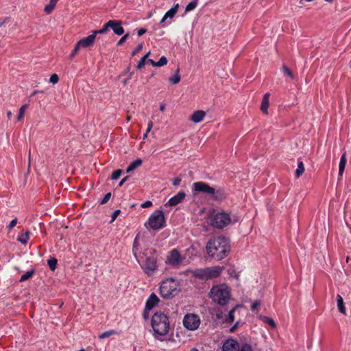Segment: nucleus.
I'll use <instances>...</instances> for the list:
<instances>
[{
    "label": "nucleus",
    "mask_w": 351,
    "mask_h": 351,
    "mask_svg": "<svg viewBox=\"0 0 351 351\" xmlns=\"http://www.w3.org/2000/svg\"><path fill=\"white\" fill-rule=\"evenodd\" d=\"M206 248L209 256L220 261L227 256L230 251V241L225 237H219L209 240Z\"/></svg>",
    "instance_id": "1"
},
{
    "label": "nucleus",
    "mask_w": 351,
    "mask_h": 351,
    "mask_svg": "<svg viewBox=\"0 0 351 351\" xmlns=\"http://www.w3.org/2000/svg\"><path fill=\"white\" fill-rule=\"evenodd\" d=\"M152 327L155 336H165L170 329L169 317L162 312L155 313L152 318Z\"/></svg>",
    "instance_id": "2"
},
{
    "label": "nucleus",
    "mask_w": 351,
    "mask_h": 351,
    "mask_svg": "<svg viewBox=\"0 0 351 351\" xmlns=\"http://www.w3.org/2000/svg\"><path fill=\"white\" fill-rule=\"evenodd\" d=\"M209 294L213 302L221 306L226 305L230 299V291L226 284L213 286Z\"/></svg>",
    "instance_id": "3"
},
{
    "label": "nucleus",
    "mask_w": 351,
    "mask_h": 351,
    "mask_svg": "<svg viewBox=\"0 0 351 351\" xmlns=\"http://www.w3.org/2000/svg\"><path fill=\"white\" fill-rule=\"evenodd\" d=\"M180 292L179 282L173 278L166 279L162 281L160 287L161 297L165 299H170L178 294Z\"/></svg>",
    "instance_id": "4"
},
{
    "label": "nucleus",
    "mask_w": 351,
    "mask_h": 351,
    "mask_svg": "<svg viewBox=\"0 0 351 351\" xmlns=\"http://www.w3.org/2000/svg\"><path fill=\"white\" fill-rule=\"evenodd\" d=\"M143 255L145 256V259L142 265L145 274L148 276H151L157 269V261L156 254L154 250H146Z\"/></svg>",
    "instance_id": "5"
},
{
    "label": "nucleus",
    "mask_w": 351,
    "mask_h": 351,
    "mask_svg": "<svg viewBox=\"0 0 351 351\" xmlns=\"http://www.w3.org/2000/svg\"><path fill=\"white\" fill-rule=\"evenodd\" d=\"M230 222V216L226 212H217L216 213H213L210 217V226L217 229L223 228L229 225Z\"/></svg>",
    "instance_id": "6"
},
{
    "label": "nucleus",
    "mask_w": 351,
    "mask_h": 351,
    "mask_svg": "<svg viewBox=\"0 0 351 351\" xmlns=\"http://www.w3.org/2000/svg\"><path fill=\"white\" fill-rule=\"evenodd\" d=\"M148 224L152 230H159L165 226L164 213L161 210H155L149 217Z\"/></svg>",
    "instance_id": "7"
},
{
    "label": "nucleus",
    "mask_w": 351,
    "mask_h": 351,
    "mask_svg": "<svg viewBox=\"0 0 351 351\" xmlns=\"http://www.w3.org/2000/svg\"><path fill=\"white\" fill-rule=\"evenodd\" d=\"M200 324L199 317L195 314H187L183 319V325L185 328L190 330H196Z\"/></svg>",
    "instance_id": "8"
},
{
    "label": "nucleus",
    "mask_w": 351,
    "mask_h": 351,
    "mask_svg": "<svg viewBox=\"0 0 351 351\" xmlns=\"http://www.w3.org/2000/svg\"><path fill=\"white\" fill-rule=\"evenodd\" d=\"M183 260L184 258L181 256L180 252L177 249H173L169 252L166 263L173 267H178L182 263Z\"/></svg>",
    "instance_id": "9"
},
{
    "label": "nucleus",
    "mask_w": 351,
    "mask_h": 351,
    "mask_svg": "<svg viewBox=\"0 0 351 351\" xmlns=\"http://www.w3.org/2000/svg\"><path fill=\"white\" fill-rule=\"evenodd\" d=\"M194 191L198 193H203L210 197L211 193L214 192V188L209 186L207 183L203 182H197L193 184Z\"/></svg>",
    "instance_id": "10"
},
{
    "label": "nucleus",
    "mask_w": 351,
    "mask_h": 351,
    "mask_svg": "<svg viewBox=\"0 0 351 351\" xmlns=\"http://www.w3.org/2000/svg\"><path fill=\"white\" fill-rule=\"evenodd\" d=\"M223 267L214 266L206 267L207 280L217 278L223 270Z\"/></svg>",
    "instance_id": "11"
},
{
    "label": "nucleus",
    "mask_w": 351,
    "mask_h": 351,
    "mask_svg": "<svg viewBox=\"0 0 351 351\" xmlns=\"http://www.w3.org/2000/svg\"><path fill=\"white\" fill-rule=\"evenodd\" d=\"M110 28L113 30V32L119 36L124 34V29L122 27V21L117 20H110L109 21Z\"/></svg>",
    "instance_id": "12"
},
{
    "label": "nucleus",
    "mask_w": 351,
    "mask_h": 351,
    "mask_svg": "<svg viewBox=\"0 0 351 351\" xmlns=\"http://www.w3.org/2000/svg\"><path fill=\"white\" fill-rule=\"evenodd\" d=\"M239 344L237 341L233 339L227 340L223 347L222 351H239Z\"/></svg>",
    "instance_id": "13"
},
{
    "label": "nucleus",
    "mask_w": 351,
    "mask_h": 351,
    "mask_svg": "<svg viewBox=\"0 0 351 351\" xmlns=\"http://www.w3.org/2000/svg\"><path fill=\"white\" fill-rule=\"evenodd\" d=\"M95 39V35L93 33L87 37L80 39L77 43L81 47L88 48L93 45Z\"/></svg>",
    "instance_id": "14"
},
{
    "label": "nucleus",
    "mask_w": 351,
    "mask_h": 351,
    "mask_svg": "<svg viewBox=\"0 0 351 351\" xmlns=\"http://www.w3.org/2000/svg\"><path fill=\"white\" fill-rule=\"evenodd\" d=\"M186 197V193L184 191L178 192L176 195L170 198L167 204L171 206H175L181 203Z\"/></svg>",
    "instance_id": "15"
},
{
    "label": "nucleus",
    "mask_w": 351,
    "mask_h": 351,
    "mask_svg": "<svg viewBox=\"0 0 351 351\" xmlns=\"http://www.w3.org/2000/svg\"><path fill=\"white\" fill-rule=\"evenodd\" d=\"M179 8L180 5L178 3L174 4V5L165 14L164 16L162 17L160 23L162 24L167 19H172L173 18H174L176 14L178 13Z\"/></svg>",
    "instance_id": "16"
},
{
    "label": "nucleus",
    "mask_w": 351,
    "mask_h": 351,
    "mask_svg": "<svg viewBox=\"0 0 351 351\" xmlns=\"http://www.w3.org/2000/svg\"><path fill=\"white\" fill-rule=\"evenodd\" d=\"M159 302V298L154 293H152L148 298L145 304V311H150Z\"/></svg>",
    "instance_id": "17"
},
{
    "label": "nucleus",
    "mask_w": 351,
    "mask_h": 351,
    "mask_svg": "<svg viewBox=\"0 0 351 351\" xmlns=\"http://www.w3.org/2000/svg\"><path fill=\"white\" fill-rule=\"evenodd\" d=\"M210 197L215 201H222L226 198V193L222 189H215L214 188V192L211 193Z\"/></svg>",
    "instance_id": "18"
},
{
    "label": "nucleus",
    "mask_w": 351,
    "mask_h": 351,
    "mask_svg": "<svg viewBox=\"0 0 351 351\" xmlns=\"http://www.w3.org/2000/svg\"><path fill=\"white\" fill-rule=\"evenodd\" d=\"M206 116V112L203 110H199L195 111L191 116L190 120L193 123H199L203 120Z\"/></svg>",
    "instance_id": "19"
},
{
    "label": "nucleus",
    "mask_w": 351,
    "mask_h": 351,
    "mask_svg": "<svg viewBox=\"0 0 351 351\" xmlns=\"http://www.w3.org/2000/svg\"><path fill=\"white\" fill-rule=\"evenodd\" d=\"M193 275L200 280H207L206 267L195 269Z\"/></svg>",
    "instance_id": "20"
},
{
    "label": "nucleus",
    "mask_w": 351,
    "mask_h": 351,
    "mask_svg": "<svg viewBox=\"0 0 351 351\" xmlns=\"http://www.w3.org/2000/svg\"><path fill=\"white\" fill-rule=\"evenodd\" d=\"M269 95H270L269 93H265L264 95L263 100H262V103L261 105V110L265 114H267V110H268V108L269 106Z\"/></svg>",
    "instance_id": "21"
},
{
    "label": "nucleus",
    "mask_w": 351,
    "mask_h": 351,
    "mask_svg": "<svg viewBox=\"0 0 351 351\" xmlns=\"http://www.w3.org/2000/svg\"><path fill=\"white\" fill-rule=\"evenodd\" d=\"M29 239V232L28 230H25L22 232L17 238V241L21 243L22 244L26 245Z\"/></svg>",
    "instance_id": "22"
},
{
    "label": "nucleus",
    "mask_w": 351,
    "mask_h": 351,
    "mask_svg": "<svg viewBox=\"0 0 351 351\" xmlns=\"http://www.w3.org/2000/svg\"><path fill=\"white\" fill-rule=\"evenodd\" d=\"M142 160L141 158H138L130 163V165L126 169L127 173H130L131 171H134L136 168L140 167L142 165Z\"/></svg>",
    "instance_id": "23"
},
{
    "label": "nucleus",
    "mask_w": 351,
    "mask_h": 351,
    "mask_svg": "<svg viewBox=\"0 0 351 351\" xmlns=\"http://www.w3.org/2000/svg\"><path fill=\"white\" fill-rule=\"evenodd\" d=\"M59 0H50L49 3L45 6L44 11L46 14H49L54 10L57 2Z\"/></svg>",
    "instance_id": "24"
},
{
    "label": "nucleus",
    "mask_w": 351,
    "mask_h": 351,
    "mask_svg": "<svg viewBox=\"0 0 351 351\" xmlns=\"http://www.w3.org/2000/svg\"><path fill=\"white\" fill-rule=\"evenodd\" d=\"M337 307L338 310L340 313L346 315V308L343 303V300L341 295H337Z\"/></svg>",
    "instance_id": "25"
},
{
    "label": "nucleus",
    "mask_w": 351,
    "mask_h": 351,
    "mask_svg": "<svg viewBox=\"0 0 351 351\" xmlns=\"http://www.w3.org/2000/svg\"><path fill=\"white\" fill-rule=\"evenodd\" d=\"M346 164V153H343L341 157L339 165V174L340 176H342L343 171L345 170Z\"/></svg>",
    "instance_id": "26"
},
{
    "label": "nucleus",
    "mask_w": 351,
    "mask_h": 351,
    "mask_svg": "<svg viewBox=\"0 0 351 351\" xmlns=\"http://www.w3.org/2000/svg\"><path fill=\"white\" fill-rule=\"evenodd\" d=\"M260 319L265 324L269 325L272 328H276V324L275 321L270 317H267L265 315H261Z\"/></svg>",
    "instance_id": "27"
},
{
    "label": "nucleus",
    "mask_w": 351,
    "mask_h": 351,
    "mask_svg": "<svg viewBox=\"0 0 351 351\" xmlns=\"http://www.w3.org/2000/svg\"><path fill=\"white\" fill-rule=\"evenodd\" d=\"M179 73L180 69L178 67L174 73V75L169 78V81L173 84H176L180 82L181 77Z\"/></svg>",
    "instance_id": "28"
},
{
    "label": "nucleus",
    "mask_w": 351,
    "mask_h": 351,
    "mask_svg": "<svg viewBox=\"0 0 351 351\" xmlns=\"http://www.w3.org/2000/svg\"><path fill=\"white\" fill-rule=\"evenodd\" d=\"M304 166L302 161L299 160L298 164V168L295 171V177L299 178L300 177L302 173L304 172Z\"/></svg>",
    "instance_id": "29"
},
{
    "label": "nucleus",
    "mask_w": 351,
    "mask_h": 351,
    "mask_svg": "<svg viewBox=\"0 0 351 351\" xmlns=\"http://www.w3.org/2000/svg\"><path fill=\"white\" fill-rule=\"evenodd\" d=\"M110 24H109V21L104 24L103 27L99 30H95L93 32V34L95 35V37L97 34H102L107 32V30L110 28Z\"/></svg>",
    "instance_id": "30"
},
{
    "label": "nucleus",
    "mask_w": 351,
    "mask_h": 351,
    "mask_svg": "<svg viewBox=\"0 0 351 351\" xmlns=\"http://www.w3.org/2000/svg\"><path fill=\"white\" fill-rule=\"evenodd\" d=\"M58 261L55 258H51L47 261V265L51 271H55L57 267Z\"/></svg>",
    "instance_id": "31"
},
{
    "label": "nucleus",
    "mask_w": 351,
    "mask_h": 351,
    "mask_svg": "<svg viewBox=\"0 0 351 351\" xmlns=\"http://www.w3.org/2000/svg\"><path fill=\"white\" fill-rule=\"evenodd\" d=\"M35 273L34 269H31L24 274H23L20 278V282H23L30 278Z\"/></svg>",
    "instance_id": "32"
},
{
    "label": "nucleus",
    "mask_w": 351,
    "mask_h": 351,
    "mask_svg": "<svg viewBox=\"0 0 351 351\" xmlns=\"http://www.w3.org/2000/svg\"><path fill=\"white\" fill-rule=\"evenodd\" d=\"M27 104H24L20 108L19 114L17 116V121H21L23 118L25 111L27 109Z\"/></svg>",
    "instance_id": "33"
},
{
    "label": "nucleus",
    "mask_w": 351,
    "mask_h": 351,
    "mask_svg": "<svg viewBox=\"0 0 351 351\" xmlns=\"http://www.w3.org/2000/svg\"><path fill=\"white\" fill-rule=\"evenodd\" d=\"M197 5V1L194 0L190 2L185 8V12H189L194 10Z\"/></svg>",
    "instance_id": "34"
},
{
    "label": "nucleus",
    "mask_w": 351,
    "mask_h": 351,
    "mask_svg": "<svg viewBox=\"0 0 351 351\" xmlns=\"http://www.w3.org/2000/svg\"><path fill=\"white\" fill-rule=\"evenodd\" d=\"M282 69L284 73L287 74L291 79L293 80L295 78L292 71L286 65L283 64Z\"/></svg>",
    "instance_id": "35"
},
{
    "label": "nucleus",
    "mask_w": 351,
    "mask_h": 351,
    "mask_svg": "<svg viewBox=\"0 0 351 351\" xmlns=\"http://www.w3.org/2000/svg\"><path fill=\"white\" fill-rule=\"evenodd\" d=\"M236 307L237 306H234V308H232L230 311H229V313H228V317L226 319V322H232L234 319V312L236 309Z\"/></svg>",
    "instance_id": "36"
},
{
    "label": "nucleus",
    "mask_w": 351,
    "mask_h": 351,
    "mask_svg": "<svg viewBox=\"0 0 351 351\" xmlns=\"http://www.w3.org/2000/svg\"><path fill=\"white\" fill-rule=\"evenodd\" d=\"M80 48L81 46L79 45L78 43H77L74 47V49H73L72 52L69 56V58L73 59L77 55Z\"/></svg>",
    "instance_id": "37"
},
{
    "label": "nucleus",
    "mask_w": 351,
    "mask_h": 351,
    "mask_svg": "<svg viewBox=\"0 0 351 351\" xmlns=\"http://www.w3.org/2000/svg\"><path fill=\"white\" fill-rule=\"evenodd\" d=\"M122 172H123L122 170L120 169L113 171L111 175V179L112 180H117L122 174Z\"/></svg>",
    "instance_id": "38"
},
{
    "label": "nucleus",
    "mask_w": 351,
    "mask_h": 351,
    "mask_svg": "<svg viewBox=\"0 0 351 351\" xmlns=\"http://www.w3.org/2000/svg\"><path fill=\"white\" fill-rule=\"evenodd\" d=\"M157 62V66L158 67H160V66H164L165 64H167V59L166 57L165 56H162L160 60L156 62Z\"/></svg>",
    "instance_id": "39"
},
{
    "label": "nucleus",
    "mask_w": 351,
    "mask_h": 351,
    "mask_svg": "<svg viewBox=\"0 0 351 351\" xmlns=\"http://www.w3.org/2000/svg\"><path fill=\"white\" fill-rule=\"evenodd\" d=\"M114 333V330L106 331V332H104L101 333L99 336V338L101 339H105V338H107V337H110V335H112Z\"/></svg>",
    "instance_id": "40"
},
{
    "label": "nucleus",
    "mask_w": 351,
    "mask_h": 351,
    "mask_svg": "<svg viewBox=\"0 0 351 351\" xmlns=\"http://www.w3.org/2000/svg\"><path fill=\"white\" fill-rule=\"evenodd\" d=\"M146 62H147L146 57L143 56L141 58V60L138 62V63L136 66V68L138 69H141V68H143Z\"/></svg>",
    "instance_id": "41"
},
{
    "label": "nucleus",
    "mask_w": 351,
    "mask_h": 351,
    "mask_svg": "<svg viewBox=\"0 0 351 351\" xmlns=\"http://www.w3.org/2000/svg\"><path fill=\"white\" fill-rule=\"evenodd\" d=\"M143 44L140 43L137 45V47L135 48V49L132 52V56H134L136 54H137L139 51H141L143 49Z\"/></svg>",
    "instance_id": "42"
},
{
    "label": "nucleus",
    "mask_w": 351,
    "mask_h": 351,
    "mask_svg": "<svg viewBox=\"0 0 351 351\" xmlns=\"http://www.w3.org/2000/svg\"><path fill=\"white\" fill-rule=\"evenodd\" d=\"M111 197V193H108L105 195V196L104 197V198L101 200L100 202V204H106L108 200L110 199Z\"/></svg>",
    "instance_id": "43"
},
{
    "label": "nucleus",
    "mask_w": 351,
    "mask_h": 351,
    "mask_svg": "<svg viewBox=\"0 0 351 351\" xmlns=\"http://www.w3.org/2000/svg\"><path fill=\"white\" fill-rule=\"evenodd\" d=\"M59 80L58 75L56 73L52 74L50 77L49 82L53 84H56Z\"/></svg>",
    "instance_id": "44"
},
{
    "label": "nucleus",
    "mask_w": 351,
    "mask_h": 351,
    "mask_svg": "<svg viewBox=\"0 0 351 351\" xmlns=\"http://www.w3.org/2000/svg\"><path fill=\"white\" fill-rule=\"evenodd\" d=\"M128 37H129V34H126L124 36H123L120 38V40L118 41L117 45L120 46V45H123L126 41V40L128 39Z\"/></svg>",
    "instance_id": "45"
},
{
    "label": "nucleus",
    "mask_w": 351,
    "mask_h": 351,
    "mask_svg": "<svg viewBox=\"0 0 351 351\" xmlns=\"http://www.w3.org/2000/svg\"><path fill=\"white\" fill-rule=\"evenodd\" d=\"M16 223H17V219L15 218V219H12L10 221V224L7 227L8 230H11L16 225Z\"/></svg>",
    "instance_id": "46"
},
{
    "label": "nucleus",
    "mask_w": 351,
    "mask_h": 351,
    "mask_svg": "<svg viewBox=\"0 0 351 351\" xmlns=\"http://www.w3.org/2000/svg\"><path fill=\"white\" fill-rule=\"evenodd\" d=\"M240 351H253L252 346L249 344H244L241 348Z\"/></svg>",
    "instance_id": "47"
},
{
    "label": "nucleus",
    "mask_w": 351,
    "mask_h": 351,
    "mask_svg": "<svg viewBox=\"0 0 351 351\" xmlns=\"http://www.w3.org/2000/svg\"><path fill=\"white\" fill-rule=\"evenodd\" d=\"M260 304H261V303L259 301H258V300L254 301L251 305V310L255 311L260 306Z\"/></svg>",
    "instance_id": "48"
},
{
    "label": "nucleus",
    "mask_w": 351,
    "mask_h": 351,
    "mask_svg": "<svg viewBox=\"0 0 351 351\" xmlns=\"http://www.w3.org/2000/svg\"><path fill=\"white\" fill-rule=\"evenodd\" d=\"M121 213V210L118 209V210H116L112 215V219H111V222L114 221L116 218L118 217V215L120 214Z\"/></svg>",
    "instance_id": "49"
},
{
    "label": "nucleus",
    "mask_w": 351,
    "mask_h": 351,
    "mask_svg": "<svg viewBox=\"0 0 351 351\" xmlns=\"http://www.w3.org/2000/svg\"><path fill=\"white\" fill-rule=\"evenodd\" d=\"M152 206V202L149 200H147L141 204V207L143 208H149Z\"/></svg>",
    "instance_id": "50"
},
{
    "label": "nucleus",
    "mask_w": 351,
    "mask_h": 351,
    "mask_svg": "<svg viewBox=\"0 0 351 351\" xmlns=\"http://www.w3.org/2000/svg\"><path fill=\"white\" fill-rule=\"evenodd\" d=\"M137 245H138V242H137V239L136 238L134 239V243H133V253H134V255L135 257H137L136 252Z\"/></svg>",
    "instance_id": "51"
},
{
    "label": "nucleus",
    "mask_w": 351,
    "mask_h": 351,
    "mask_svg": "<svg viewBox=\"0 0 351 351\" xmlns=\"http://www.w3.org/2000/svg\"><path fill=\"white\" fill-rule=\"evenodd\" d=\"M181 182V178L177 177V178H175L173 180V186H178Z\"/></svg>",
    "instance_id": "52"
},
{
    "label": "nucleus",
    "mask_w": 351,
    "mask_h": 351,
    "mask_svg": "<svg viewBox=\"0 0 351 351\" xmlns=\"http://www.w3.org/2000/svg\"><path fill=\"white\" fill-rule=\"evenodd\" d=\"M147 32V29H145V28H141L138 30V36H143L144 34H145Z\"/></svg>",
    "instance_id": "53"
},
{
    "label": "nucleus",
    "mask_w": 351,
    "mask_h": 351,
    "mask_svg": "<svg viewBox=\"0 0 351 351\" xmlns=\"http://www.w3.org/2000/svg\"><path fill=\"white\" fill-rule=\"evenodd\" d=\"M152 128H153V122H152V121H149L148 123L147 128V133H149L151 131V130L152 129Z\"/></svg>",
    "instance_id": "54"
},
{
    "label": "nucleus",
    "mask_w": 351,
    "mask_h": 351,
    "mask_svg": "<svg viewBox=\"0 0 351 351\" xmlns=\"http://www.w3.org/2000/svg\"><path fill=\"white\" fill-rule=\"evenodd\" d=\"M130 176H126L123 178L120 182L119 183V186H123V184L129 179Z\"/></svg>",
    "instance_id": "55"
},
{
    "label": "nucleus",
    "mask_w": 351,
    "mask_h": 351,
    "mask_svg": "<svg viewBox=\"0 0 351 351\" xmlns=\"http://www.w3.org/2000/svg\"><path fill=\"white\" fill-rule=\"evenodd\" d=\"M147 62L151 64L153 66H157V62L154 61L152 59H148Z\"/></svg>",
    "instance_id": "56"
},
{
    "label": "nucleus",
    "mask_w": 351,
    "mask_h": 351,
    "mask_svg": "<svg viewBox=\"0 0 351 351\" xmlns=\"http://www.w3.org/2000/svg\"><path fill=\"white\" fill-rule=\"evenodd\" d=\"M43 93V90H34V91L32 93L31 97L34 96L35 95H36V94H37V93Z\"/></svg>",
    "instance_id": "57"
},
{
    "label": "nucleus",
    "mask_w": 351,
    "mask_h": 351,
    "mask_svg": "<svg viewBox=\"0 0 351 351\" xmlns=\"http://www.w3.org/2000/svg\"><path fill=\"white\" fill-rule=\"evenodd\" d=\"M238 326V323H236L231 328H230V332H234L235 330V329L237 328Z\"/></svg>",
    "instance_id": "58"
},
{
    "label": "nucleus",
    "mask_w": 351,
    "mask_h": 351,
    "mask_svg": "<svg viewBox=\"0 0 351 351\" xmlns=\"http://www.w3.org/2000/svg\"><path fill=\"white\" fill-rule=\"evenodd\" d=\"M165 109V104H160V110L161 112H163Z\"/></svg>",
    "instance_id": "59"
},
{
    "label": "nucleus",
    "mask_w": 351,
    "mask_h": 351,
    "mask_svg": "<svg viewBox=\"0 0 351 351\" xmlns=\"http://www.w3.org/2000/svg\"><path fill=\"white\" fill-rule=\"evenodd\" d=\"M11 116H12V112L10 111L8 112V113H7L8 118L10 119Z\"/></svg>",
    "instance_id": "60"
},
{
    "label": "nucleus",
    "mask_w": 351,
    "mask_h": 351,
    "mask_svg": "<svg viewBox=\"0 0 351 351\" xmlns=\"http://www.w3.org/2000/svg\"><path fill=\"white\" fill-rule=\"evenodd\" d=\"M149 54H150V51L147 53L143 57H146V60H148L147 58L149 57Z\"/></svg>",
    "instance_id": "61"
},
{
    "label": "nucleus",
    "mask_w": 351,
    "mask_h": 351,
    "mask_svg": "<svg viewBox=\"0 0 351 351\" xmlns=\"http://www.w3.org/2000/svg\"><path fill=\"white\" fill-rule=\"evenodd\" d=\"M147 132L144 134L143 135V139H145L147 137Z\"/></svg>",
    "instance_id": "62"
},
{
    "label": "nucleus",
    "mask_w": 351,
    "mask_h": 351,
    "mask_svg": "<svg viewBox=\"0 0 351 351\" xmlns=\"http://www.w3.org/2000/svg\"><path fill=\"white\" fill-rule=\"evenodd\" d=\"M6 20L7 19L3 22L0 23V27L4 24Z\"/></svg>",
    "instance_id": "63"
},
{
    "label": "nucleus",
    "mask_w": 351,
    "mask_h": 351,
    "mask_svg": "<svg viewBox=\"0 0 351 351\" xmlns=\"http://www.w3.org/2000/svg\"><path fill=\"white\" fill-rule=\"evenodd\" d=\"M191 351H199L198 350L195 349V348H193L192 349Z\"/></svg>",
    "instance_id": "64"
}]
</instances>
